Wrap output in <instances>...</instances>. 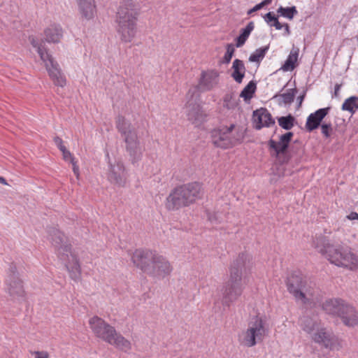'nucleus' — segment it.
<instances>
[{"label": "nucleus", "mask_w": 358, "mask_h": 358, "mask_svg": "<svg viewBox=\"0 0 358 358\" xmlns=\"http://www.w3.org/2000/svg\"><path fill=\"white\" fill-rule=\"evenodd\" d=\"M131 262L144 274L158 280L169 276L173 269L166 257L150 249H136L132 254Z\"/></svg>", "instance_id": "nucleus-1"}, {"label": "nucleus", "mask_w": 358, "mask_h": 358, "mask_svg": "<svg viewBox=\"0 0 358 358\" xmlns=\"http://www.w3.org/2000/svg\"><path fill=\"white\" fill-rule=\"evenodd\" d=\"M313 247L331 264L354 271L358 268V257L350 249L341 245H334L323 235L313 239Z\"/></svg>", "instance_id": "nucleus-2"}, {"label": "nucleus", "mask_w": 358, "mask_h": 358, "mask_svg": "<svg viewBox=\"0 0 358 358\" xmlns=\"http://www.w3.org/2000/svg\"><path fill=\"white\" fill-rule=\"evenodd\" d=\"M250 257L248 254L241 252L234 260L229 267V278L223 284L221 289L222 304L229 308L242 295L244 286L242 282L243 273L250 264Z\"/></svg>", "instance_id": "nucleus-3"}, {"label": "nucleus", "mask_w": 358, "mask_h": 358, "mask_svg": "<svg viewBox=\"0 0 358 358\" xmlns=\"http://www.w3.org/2000/svg\"><path fill=\"white\" fill-rule=\"evenodd\" d=\"M48 233L59 260L64 264L71 279L78 282L81 279V266L78 257L72 252L67 238L55 227H49Z\"/></svg>", "instance_id": "nucleus-4"}, {"label": "nucleus", "mask_w": 358, "mask_h": 358, "mask_svg": "<svg viewBox=\"0 0 358 358\" xmlns=\"http://www.w3.org/2000/svg\"><path fill=\"white\" fill-rule=\"evenodd\" d=\"M202 194V185L199 182L177 185L166 197L165 207L169 211L178 210L194 203Z\"/></svg>", "instance_id": "nucleus-5"}, {"label": "nucleus", "mask_w": 358, "mask_h": 358, "mask_svg": "<svg viewBox=\"0 0 358 358\" xmlns=\"http://www.w3.org/2000/svg\"><path fill=\"white\" fill-rule=\"evenodd\" d=\"M139 8L132 0H124L117 13V31L124 43L131 42L136 33V20Z\"/></svg>", "instance_id": "nucleus-6"}, {"label": "nucleus", "mask_w": 358, "mask_h": 358, "mask_svg": "<svg viewBox=\"0 0 358 358\" xmlns=\"http://www.w3.org/2000/svg\"><path fill=\"white\" fill-rule=\"evenodd\" d=\"M29 39L32 46L37 49V52L41 60L45 63L46 69L54 84L62 87H64L66 84V78L62 73L59 64L49 54L47 48L41 43H38L33 36H29Z\"/></svg>", "instance_id": "nucleus-7"}, {"label": "nucleus", "mask_w": 358, "mask_h": 358, "mask_svg": "<svg viewBox=\"0 0 358 358\" xmlns=\"http://www.w3.org/2000/svg\"><path fill=\"white\" fill-rule=\"evenodd\" d=\"M266 331L265 321L258 315L255 316L249 322L248 329L239 335V343L248 348L253 347L263 341Z\"/></svg>", "instance_id": "nucleus-8"}, {"label": "nucleus", "mask_w": 358, "mask_h": 358, "mask_svg": "<svg viewBox=\"0 0 358 358\" xmlns=\"http://www.w3.org/2000/svg\"><path fill=\"white\" fill-rule=\"evenodd\" d=\"M293 136L294 133L288 131L281 135L278 142L273 139H270L268 141L271 156L276 158L280 164H287L290 159L289 156L287 155V149Z\"/></svg>", "instance_id": "nucleus-9"}, {"label": "nucleus", "mask_w": 358, "mask_h": 358, "mask_svg": "<svg viewBox=\"0 0 358 358\" xmlns=\"http://www.w3.org/2000/svg\"><path fill=\"white\" fill-rule=\"evenodd\" d=\"M286 286L289 293L296 300H301L304 303L307 301L305 292L307 291V278L300 271L292 272L286 280Z\"/></svg>", "instance_id": "nucleus-10"}, {"label": "nucleus", "mask_w": 358, "mask_h": 358, "mask_svg": "<svg viewBox=\"0 0 358 358\" xmlns=\"http://www.w3.org/2000/svg\"><path fill=\"white\" fill-rule=\"evenodd\" d=\"M89 325L94 336L107 343L116 335L115 327L96 315L89 320Z\"/></svg>", "instance_id": "nucleus-11"}, {"label": "nucleus", "mask_w": 358, "mask_h": 358, "mask_svg": "<svg viewBox=\"0 0 358 358\" xmlns=\"http://www.w3.org/2000/svg\"><path fill=\"white\" fill-rule=\"evenodd\" d=\"M312 340L329 350H339L342 348L341 340L332 331L322 327L313 334Z\"/></svg>", "instance_id": "nucleus-12"}, {"label": "nucleus", "mask_w": 358, "mask_h": 358, "mask_svg": "<svg viewBox=\"0 0 358 358\" xmlns=\"http://www.w3.org/2000/svg\"><path fill=\"white\" fill-rule=\"evenodd\" d=\"M234 124L214 129L211 132L212 143L217 148L228 149L236 144L237 139L231 136Z\"/></svg>", "instance_id": "nucleus-13"}, {"label": "nucleus", "mask_w": 358, "mask_h": 358, "mask_svg": "<svg viewBox=\"0 0 358 358\" xmlns=\"http://www.w3.org/2000/svg\"><path fill=\"white\" fill-rule=\"evenodd\" d=\"M106 177L110 184L120 187H125L128 182V173L121 161L109 162Z\"/></svg>", "instance_id": "nucleus-14"}, {"label": "nucleus", "mask_w": 358, "mask_h": 358, "mask_svg": "<svg viewBox=\"0 0 358 358\" xmlns=\"http://www.w3.org/2000/svg\"><path fill=\"white\" fill-rule=\"evenodd\" d=\"M126 143V150L130 157V161L134 164L139 162L143 157V150L140 146L136 133H130L124 138Z\"/></svg>", "instance_id": "nucleus-15"}, {"label": "nucleus", "mask_w": 358, "mask_h": 358, "mask_svg": "<svg viewBox=\"0 0 358 358\" xmlns=\"http://www.w3.org/2000/svg\"><path fill=\"white\" fill-rule=\"evenodd\" d=\"M343 323L349 327H353L358 324V312L354 306L345 303L338 316Z\"/></svg>", "instance_id": "nucleus-16"}, {"label": "nucleus", "mask_w": 358, "mask_h": 358, "mask_svg": "<svg viewBox=\"0 0 358 358\" xmlns=\"http://www.w3.org/2000/svg\"><path fill=\"white\" fill-rule=\"evenodd\" d=\"M253 119L256 123L255 129H261L264 127H269L275 124V120L271 114L265 108H261L253 112Z\"/></svg>", "instance_id": "nucleus-17"}, {"label": "nucleus", "mask_w": 358, "mask_h": 358, "mask_svg": "<svg viewBox=\"0 0 358 358\" xmlns=\"http://www.w3.org/2000/svg\"><path fill=\"white\" fill-rule=\"evenodd\" d=\"M330 110L329 107L320 108L315 113L310 114L306 123V129L311 132L321 126L322 120L326 117Z\"/></svg>", "instance_id": "nucleus-18"}, {"label": "nucleus", "mask_w": 358, "mask_h": 358, "mask_svg": "<svg viewBox=\"0 0 358 358\" xmlns=\"http://www.w3.org/2000/svg\"><path fill=\"white\" fill-rule=\"evenodd\" d=\"M345 303L341 299H329L323 302L322 308L327 314L338 317Z\"/></svg>", "instance_id": "nucleus-19"}, {"label": "nucleus", "mask_w": 358, "mask_h": 358, "mask_svg": "<svg viewBox=\"0 0 358 358\" xmlns=\"http://www.w3.org/2000/svg\"><path fill=\"white\" fill-rule=\"evenodd\" d=\"M82 17L89 20L92 19L96 13L94 0H76Z\"/></svg>", "instance_id": "nucleus-20"}, {"label": "nucleus", "mask_w": 358, "mask_h": 358, "mask_svg": "<svg viewBox=\"0 0 358 358\" xmlns=\"http://www.w3.org/2000/svg\"><path fill=\"white\" fill-rule=\"evenodd\" d=\"M44 35L47 42L57 43L63 36V30L59 24H52L45 29Z\"/></svg>", "instance_id": "nucleus-21"}, {"label": "nucleus", "mask_w": 358, "mask_h": 358, "mask_svg": "<svg viewBox=\"0 0 358 358\" xmlns=\"http://www.w3.org/2000/svg\"><path fill=\"white\" fill-rule=\"evenodd\" d=\"M187 115L188 120L196 125H199L203 122L206 116L201 106L197 103L190 104L189 106Z\"/></svg>", "instance_id": "nucleus-22"}, {"label": "nucleus", "mask_w": 358, "mask_h": 358, "mask_svg": "<svg viewBox=\"0 0 358 358\" xmlns=\"http://www.w3.org/2000/svg\"><path fill=\"white\" fill-rule=\"evenodd\" d=\"M218 73L216 71L201 73L199 85L203 90L208 91L213 89L217 84Z\"/></svg>", "instance_id": "nucleus-23"}, {"label": "nucleus", "mask_w": 358, "mask_h": 358, "mask_svg": "<svg viewBox=\"0 0 358 358\" xmlns=\"http://www.w3.org/2000/svg\"><path fill=\"white\" fill-rule=\"evenodd\" d=\"M108 344L114 345L116 348L124 352H128L131 350V342L117 331L116 335L113 336Z\"/></svg>", "instance_id": "nucleus-24"}, {"label": "nucleus", "mask_w": 358, "mask_h": 358, "mask_svg": "<svg viewBox=\"0 0 358 358\" xmlns=\"http://www.w3.org/2000/svg\"><path fill=\"white\" fill-rule=\"evenodd\" d=\"M115 124L117 131L121 134V136L124 138L129 136L130 133H136L132 128L131 124L127 122L125 117L121 115L117 116L115 119Z\"/></svg>", "instance_id": "nucleus-25"}, {"label": "nucleus", "mask_w": 358, "mask_h": 358, "mask_svg": "<svg viewBox=\"0 0 358 358\" xmlns=\"http://www.w3.org/2000/svg\"><path fill=\"white\" fill-rule=\"evenodd\" d=\"M233 72L231 77L238 83H241L245 73V66L242 60L236 59L232 64Z\"/></svg>", "instance_id": "nucleus-26"}, {"label": "nucleus", "mask_w": 358, "mask_h": 358, "mask_svg": "<svg viewBox=\"0 0 358 358\" xmlns=\"http://www.w3.org/2000/svg\"><path fill=\"white\" fill-rule=\"evenodd\" d=\"M299 325L301 329L308 334H314V331L319 329V323L308 316H303L300 319Z\"/></svg>", "instance_id": "nucleus-27"}, {"label": "nucleus", "mask_w": 358, "mask_h": 358, "mask_svg": "<svg viewBox=\"0 0 358 358\" xmlns=\"http://www.w3.org/2000/svg\"><path fill=\"white\" fill-rule=\"evenodd\" d=\"M254 22H250L245 28L241 29V33L236 39V46L237 48H240L245 44V41H247L248 38L249 37L250 33L254 29Z\"/></svg>", "instance_id": "nucleus-28"}, {"label": "nucleus", "mask_w": 358, "mask_h": 358, "mask_svg": "<svg viewBox=\"0 0 358 358\" xmlns=\"http://www.w3.org/2000/svg\"><path fill=\"white\" fill-rule=\"evenodd\" d=\"M299 49H292L285 62L284 64L282 66L281 69L284 71H292L296 67V63L297 62L298 56H299Z\"/></svg>", "instance_id": "nucleus-29"}, {"label": "nucleus", "mask_w": 358, "mask_h": 358, "mask_svg": "<svg viewBox=\"0 0 358 358\" xmlns=\"http://www.w3.org/2000/svg\"><path fill=\"white\" fill-rule=\"evenodd\" d=\"M296 92V88L289 89L285 93L276 94L274 98L278 99L279 104H290L294 101Z\"/></svg>", "instance_id": "nucleus-30"}, {"label": "nucleus", "mask_w": 358, "mask_h": 358, "mask_svg": "<svg viewBox=\"0 0 358 358\" xmlns=\"http://www.w3.org/2000/svg\"><path fill=\"white\" fill-rule=\"evenodd\" d=\"M9 293L13 296H24L22 281L19 279L12 280L9 284Z\"/></svg>", "instance_id": "nucleus-31"}, {"label": "nucleus", "mask_w": 358, "mask_h": 358, "mask_svg": "<svg viewBox=\"0 0 358 358\" xmlns=\"http://www.w3.org/2000/svg\"><path fill=\"white\" fill-rule=\"evenodd\" d=\"M357 97L355 96H352L345 100L342 104L341 109L343 110L348 111L351 113V115H353L357 109Z\"/></svg>", "instance_id": "nucleus-32"}, {"label": "nucleus", "mask_w": 358, "mask_h": 358, "mask_svg": "<svg viewBox=\"0 0 358 358\" xmlns=\"http://www.w3.org/2000/svg\"><path fill=\"white\" fill-rule=\"evenodd\" d=\"M269 49V45H266L257 49L249 57V61L250 62L260 63L264 59L266 52Z\"/></svg>", "instance_id": "nucleus-33"}, {"label": "nucleus", "mask_w": 358, "mask_h": 358, "mask_svg": "<svg viewBox=\"0 0 358 358\" xmlns=\"http://www.w3.org/2000/svg\"><path fill=\"white\" fill-rule=\"evenodd\" d=\"M256 89V83H255L253 80H251L241 91L240 96L243 98L245 101L250 100L252 98L253 94L255 93Z\"/></svg>", "instance_id": "nucleus-34"}, {"label": "nucleus", "mask_w": 358, "mask_h": 358, "mask_svg": "<svg viewBox=\"0 0 358 358\" xmlns=\"http://www.w3.org/2000/svg\"><path fill=\"white\" fill-rule=\"evenodd\" d=\"M280 127L285 130H290L294 125L295 118L291 114L282 116L278 119Z\"/></svg>", "instance_id": "nucleus-35"}, {"label": "nucleus", "mask_w": 358, "mask_h": 358, "mask_svg": "<svg viewBox=\"0 0 358 358\" xmlns=\"http://www.w3.org/2000/svg\"><path fill=\"white\" fill-rule=\"evenodd\" d=\"M281 16H283L289 20H292L294 16L297 13V10L295 6L284 8L280 6L278 10Z\"/></svg>", "instance_id": "nucleus-36"}, {"label": "nucleus", "mask_w": 358, "mask_h": 358, "mask_svg": "<svg viewBox=\"0 0 358 358\" xmlns=\"http://www.w3.org/2000/svg\"><path fill=\"white\" fill-rule=\"evenodd\" d=\"M223 106L227 109H234L236 106L233 93L226 94L223 98Z\"/></svg>", "instance_id": "nucleus-37"}, {"label": "nucleus", "mask_w": 358, "mask_h": 358, "mask_svg": "<svg viewBox=\"0 0 358 358\" xmlns=\"http://www.w3.org/2000/svg\"><path fill=\"white\" fill-rule=\"evenodd\" d=\"M235 52L234 45L232 43H228L226 45V52L222 59V63L229 64L234 56Z\"/></svg>", "instance_id": "nucleus-38"}, {"label": "nucleus", "mask_w": 358, "mask_h": 358, "mask_svg": "<svg viewBox=\"0 0 358 358\" xmlns=\"http://www.w3.org/2000/svg\"><path fill=\"white\" fill-rule=\"evenodd\" d=\"M321 129L322 134L326 137L329 138L331 136L332 128L331 124H321Z\"/></svg>", "instance_id": "nucleus-39"}, {"label": "nucleus", "mask_w": 358, "mask_h": 358, "mask_svg": "<svg viewBox=\"0 0 358 358\" xmlns=\"http://www.w3.org/2000/svg\"><path fill=\"white\" fill-rule=\"evenodd\" d=\"M264 20L270 24L271 22H274L278 17L275 16L273 12H268L264 16Z\"/></svg>", "instance_id": "nucleus-40"}, {"label": "nucleus", "mask_w": 358, "mask_h": 358, "mask_svg": "<svg viewBox=\"0 0 358 358\" xmlns=\"http://www.w3.org/2000/svg\"><path fill=\"white\" fill-rule=\"evenodd\" d=\"M35 358H49V353L46 351H36L34 352Z\"/></svg>", "instance_id": "nucleus-41"}, {"label": "nucleus", "mask_w": 358, "mask_h": 358, "mask_svg": "<svg viewBox=\"0 0 358 358\" xmlns=\"http://www.w3.org/2000/svg\"><path fill=\"white\" fill-rule=\"evenodd\" d=\"M9 271H10V273L12 274L10 278H13V280H15V273L17 272V268H16V266H15V265L14 264H11L10 265Z\"/></svg>", "instance_id": "nucleus-42"}, {"label": "nucleus", "mask_w": 358, "mask_h": 358, "mask_svg": "<svg viewBox=\"0 0 358 358\" xmlns=\"http://www.w3.org/2000/svg\"><path fill=\"white\" fill-rule=\"evenodd\" d=\"M71 163L72 164V166H73V171L74 174L78 178L79 176V167L77 165L76 162L75 160H73Z\"/></svg>", "instance_id": "nucleus-43"}, {"label": "nucleus", "mask_w": 358, "mask_h": 358, "mask_svg": "<svg viewBox=\"0 0 358 358\" xmlns=\"http://www.w3.org/2000/svg\"><path fill=\"white\" fill-rule=\"evenodd\" d=\"M63 155V157L65 160H69L70 159V162H73V160H75L74 157H73V155H71V153L68 150L66 151L64 154H62Z\"/></svg>", "instance_id": "nucleus-44"}, {"label": "nucleus", "mask_w": 358, "mask_h": 358, "mask_svg": "<svg viewBox=\"0 0 358 358\" xmlns=\"http://www.w3.org/2000/svg\"><path fill=\"white\" fill-rule=\"evenodd\" d=\"M342 86V84H338L336 83L334 86V96L338 97L339 95V91L341 90V87Z\"/></svg>", "instance_id": "nucleus-45"}, {"label": "nucleus", "mask_w": 358, "mask_h": 358, "mask_svg": "<svg viewBox=\"0 0 358 358\" xmlns=\"http://www.w3.org/2000/svg\"><path fill=\"white\" fill-rule=\"evenodd\" d=\"M271 26L275 27V28L278 30L281 29L283 27V24H282L278 20V18L273 22V24H271Z\"/></svg>", "instance_id": "nucleus-46"}, {"label": "nucleus", "mask_w": 358, "mask_h": 358, "mask_svg": "<svg viewBox=\"0 0 358 358\" xmlns=\"http://www.w3.org/2000/svg\"><path fill=\"white\" fill-rule=\"evenodd\" d=\"M53 141H54L55 145L57 146L58 148L63 145V141L59 136H55L54 138Z\"/></svg>", "instance_id": "nucleus-47"}, {"label": "nucleus", "mask_w": 358, "mask_h": 358, "mask_svg": "<svg viewBox=\"0 0 358 358\" xmlns=\"http://www.w3.org/2000/svg\"><path fill=\"white\" fill-rule=\"evenodd\" d=\"M262 6H260L259 3L255 5L252 8L250 9L248 11V15H251L252 13L254 12H256L260 9H262Z\"/></svg>", "instance_id": "nucleus-48"}, {"label": "nucleus", "mask_w": 358, "mask_h": 358, "mask_svg": "<svg viewBox=\"0 0 358 358\" xmlns=\"http://www.w3.org/2000/svg\"><path fill=\"white\" fill-rule=\"evenodd\" d=\"M306 90H304L303 94L298 96L297 100L299 101L298 108L301 107V103L306 96Z\"/></svg>", "instance_id": "nucleus-49"}, {"label": "nucleus", "mask_w": 358, "mask_h": 358, "mask_svg": "<svg viewBox=\"0 0 358 358\" xmlns=\"http://www.w3.org/2000/svg\"><path fill=\"white\" fill-rule=\"evenodd\" d=\"M348 218L349 220H357L358 219V213L356 212H352L350 213V215L348 216Z\"/></svg>", "instance_id": "nucleus-50"}, {"label": "nucleus", "mask_w": 358, "mask_h": 358, "mask_svg": "<svg viewBox=\"0 0 358 358\" xmlns=\"http://www.w3.org/2000/svg\"><path fill=\"white\" fill-rule=\"evenodd\" d=\"M283 27L285 28V34L286 35H289L290 34V29H289V24L285 23V24H283Z\"/></svg>", "instance_id": "nucleus-51"}, {"label": "nucleus", "mask_w": 358, "mask_h": 358, "mask_svg": "<svg viewBox=\"0 0 358 358\" xmlns=\"http://www.w3.org/2000/svg\"><path fill=\"white\" fill-rule=\"evenodd\" d=\"M271 3V0H264L261 3H259L262 8H263L265 6H267Z\"/></svg>", "instance_id": "nucleus-52"}, {"label": "nucleus", "mask_w": 358, "mask_h": 358, "mask_svg": "<svg viewBox=\"0 0 358 358\" xmlns=\"http://www.w3.org/2000/svg\"><path fill=\"white\" fill-rule=\"evenodd\" d=\"M59 150L62 152V154H64L66 151H68V150L64 145L59 147Z\"/></svg>", "instance_id": "nucleus-53"}, {"label": "nucleus", "mask_w": 358, "mask_h": 358, "mask_svg": "<svg viewBox=\"0 0 358 358\" xmlns=\"http://www.w3.org/2000/svg\"><path fill=\"white\" fill-rule=\"evenodd\" d=\"M59 150L62 152V154H64L66 151H68V150L64 145L59 147Z\"/></svg>", "instance_id": "nucleus-54"}, {"label": "nucleus", "mask_w": 358, "mask_h": 358, "mask_svg": "<svg viewBox=\"0 0 358 358\" xmlns=\"http://www.w3.org/2000/svg\"><path fill=\"white\" fill-rule=\"evenodd\" d=\"M0 183L5 185H8V182H7L6 180L3 177H1V176H0Z\"/></svg>", "instance_id": "nucleus-55"}, {"label": "nucleus", "mask_w": 358, "mask_h": 358, "mask_svg": "<svg viewBox=\"0 0 358 358\" xmlns=\"http://www.w3.org/2000/svg\"><path fill=\"white\" fill-rule=\"evenodd\" d=\"M355 38L358 41V34L355 36Z\"/></svg>", "instance_id": "nucleus-56"}, {"label": "nucleus", "mask_w": 358, "mask_h": 358, "mask_svg": "<svg viewBox=\"0 0 358 358\" xmlns=\"http://www.w3.org/2000/svg\"><path fill=\"white\" fill-rule=\"evenodd\" d=\"M357 220H358V218H357Z\"/></svg>", "instance_id": "nucleus-57"}]
</instances>
